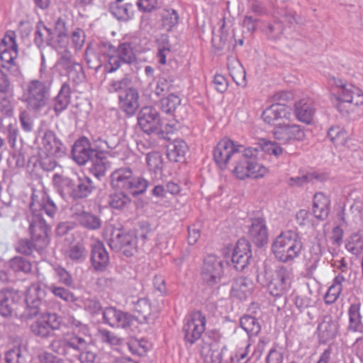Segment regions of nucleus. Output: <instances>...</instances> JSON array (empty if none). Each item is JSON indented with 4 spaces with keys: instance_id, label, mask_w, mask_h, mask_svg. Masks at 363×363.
Returning <instances> with one entry per match:
<instances>
[{
    "instance_id": "obj_45",
    "label": "nucleus",
    "mask_w": 363,
    "mask_h": 363,
    "mask_svg": "<svg viewBox=\"0 0 363 363\" xmlns=\"http://www.w3.org/2000/svg\"><path fill=\"white\" fill-rule=\"evenodd\" d=\"M146 162L149 169L155 174L162 173L164 163L162 155L158 152H149L146 155Z\"/></svg>"
},
{
    "instance_id": "obj_16",
    "label": "nucleus",
    "mask_w": 363,
    "mask_h": 363,
    "mask_svg": "<svg viewBox=\"0 0 363 363\" xmlns=\"http://www.w3.org/2000/svg\"><path fill=\"white\" fill-rule=\"evenodd\" d=\"M242 146H236L229 139L221 140L214 148L213 159L220 169H225L230 160L233 161L234 155Z\"/></svg>"
},
{
    "instance_id": "obj_47",
    "label": "nucleus",
    "mask_w": 363,
    "mask_h": 363,
    "mask_svg": "<svg viewBox=\"0 0 363 363\" xmlns=\"http://www.w3.org/2000/svg\"><path fill=\"white\" fill-rule=\"evenodd\" d=\"M85 60L88 67L95 70L99 69L102 66L103 62H105L99 52L90 45L86 47Z\"/></svg>"
},
{
    "instance_id": "obj_57",
    "label": "nucleus",
    "mask_w": 363,
    "mask_h": 363,
    "mask_svg": "<svg viewBox=\"0 0 363 363\" xmlns=\"http://www.w3.org/2000/svg\"><path fill=\"white\" fill-rule=\"evenodd\" d=\"M131 80L128 77H124L119 80H111L108 86V91L110 93L125 91L128 89L133 88L130 86Z\"/></svg>"
},
{
    "instance_id": "obj_36",
    "label": "nucleus",
    "mask_w": 363,
    "mask_h": 363,
    "mask_svg": "<svg viewBox=\"0 0 363 363\" xmlns=\"http://www.w3.org/2000/svg\"><path fill=\"white\" fill-rule=\"evenodd\" d=\"M228 68L233 81L239 86L246 85V73L243 66L236 59L228 58Z\"/></svg>"
},
{
    "instance_id": "obj_13",
    "label": "nucleus",
    "mask_w": 363,
    "mask_h": 363,
    "mask_svg": "<svg viewBox=\"0 0 363 363\" xmlns=\"http://www.w3.org/2000/svg\"><path fill=\"white\" fill-rule=\"evenodd\" d=\"M57 65L65 72L69 80L75 84L82 83L85 79L82 65L73 60L71 52L68 50L60 53Z\"/></svg>"
},
{
    "instance_id": "obj_53",
    "label": "nucleus",
    "mask_w": 363,
    "mask_h": 363,
    "mask_svg": "<svg viewBox=\"0 0 363 363\" xmlns=\"http://www.w3.org/2000/svg\"><path fill=\"white\" fill-rule=\"evenodd\" d=\"M181 104L180 98L174 94L168 95L161 100L162 110L167 113H172Z\"/></svg>"
},
{
    "instance_id": "obj_4",
    "label": "nucleus",
    "mask_w": 363,
    "mask_h": 363,
    "mask_svg": "<svg viewBox=\"0 0 363 363\" xmlns=\"http://www.w3.org/2000/svg\"><path fill=\"white\" fill-rule=\"evenodd\" d=\"M259 157V152L257 148L248 147L243 151L239 150L234 155L233 174L239 179L264 177L268 173V169L258 162Z\"/></svg>"
},
{
    "instance_id": "obj_59",
    "label": "nucleus",
    "mask_w": 363,
    "mask_h": 363,
    "mask_svg": "<svg viewBox=\"0 0 363 363\" xmlns=\"http://www.w3.org/2000/svg\"><path fill=\"white\" fill-rule=\"evenodd\" d=\"M262 284L266 285L270 294L276 297L284 295L289 290L273 278L269 282L266 281L265 283L262 282Z\"/></svg>"
},
{
    "instance_id": "obj_63",
    "label": "nucleus",
    "mask_w": 363,
    "mask_h": 363,
    "mask_svg": "<svg viewBox=\"0 0 363 363\" xmlns=\"http://www.w3.org/2000/svg\"><path fill=\"white\" fill-rule=\"evenodd\" d=\"M85 39L86 35L84 30L79 28H75L71 35L72 43L75 50L78 51L82 48Z\"/></svg>"
},
{
    "instance_id": "obj_29",
    "label": "nucleus",
    "mask_w": 363,
    "mask_h": 363,
    "mask_svg": "<svg viewBox=\"0 0 363 363\" xmlns=\"http://www.w3.org/2000/svg\"><path fill=\"white\" fill-rule=\"evenodd\" d=\"M91 261L96 271H103L107 267L109 262V256L102 242H98L93 245Z\"/></svg>"
},
{
    "instance_id": "obj_11",
    "label": "nucleus",
    "mask_w": 363,
    "mask_h": 363,
    "mask_svg": "<svg viewBox=\"0 0 363 363\" xmlns=\"http://www.w3.org/2000/svg\"><path fill=\"white\" fill-rule=\"evenodd\" d=\"M223 275V262L217 256L208 255L203 259L201 278L206 284L213 286L221 281Z\"/></svg>"
},
{
    "instance_id": "obj_2",
    "label": "nucleus",
    "mask_w": 363,
    "mask_h": 363,
    "mask_svg": "<svg viewBox=\"0 0 363 363\" xmlns=\"http://www.w3.org/2000/svg\"><path fill=\"white\" fill-rule=\"evenodd\" d=\"M91 341L90 335L85 332H68L54 339L49 345L50 350L67 360L79 359L80 363H98L96 353L86 351Z\"/></svg>"
},
{
    "instance_id": "obj_44",
    "label": "nucleus",
    "mask_w": 363,
    "mask_h": 363,
    "mask_svg": "<svg viewBox=\"0 0 363 363\" xmlns=\"http://www.w3.org/2000/svg\"><path fill=\"white\" fill-rule=\"evenodd\" d=\"M241 328L250 335H257L261 327L257 320L251 315H245L240 320Z\"/></svg>"
},
{
    "instance_id": "obj_8",
    "label": "nucleus",
    "mask_w": 363,
    "mask_h": 363,
    "mask_svg": "<svg viewBox=\"0 0 363 363\" xmlns=\"http://www.w3.org/2000/svg\"><path fill=\"white\" fill-rule=\"evenodd\" d=\"M329 84L337 95L339 101L337 108L342 115L349 113L348 110L345 109V104L355 106L363 105V91L359 87L345 83L341 79L335 77L329 79Z\"/></svg>"
},
{
    "instance_id": "obj_40",
    "label": "nucleus",
    "mask_w": 363,
    "mask_h": 363,
    "mask_svg": "<svg viewBox=\"0 0 363 363\" xmlns=\"http://www.w3.org/2000/svg\"><path fill=\"white\" fill-rule=\"evenodd\" d=\"M161 22L162 28L167 31H171L178 24L179 14L172 9H164L161 14Z\"/></svg>"
},
{
    "instance_id": "obj_38",
    "label": "nucleus",
    "mask_w": 363,
    "mask_h": 363,
    "mask_svg": "<svg viewBox=\"0 0 363 363\" xmlns=\"http://www.w3.org/2000/svg\"><path fill=\"white\" fill-rule=\"evenodd\" d=\"M252 290V281L245 277H240L235 280L232 286L231 295L239 299H243L250 294Z\"/></svg>"
},
{
    "instance_id": "obj_32",
    "label": "nucleus",
    "mask_w": 363,
    "mask_h": 363,
    "mask_svg": "<svg viewBox=\"0 0 363 363\" xmlns=\"http://www.w3.org/2000/svg\"><path fill=\"white\" fill-rule=\"evenodd\" d=\"M330 201L321 192L316 193L313 197V213L319 220H325L330 212Z\"/></svg>"
},
{
    "instance_id": "obj_42",
    "label": "nucleus",
    "mask_w": 363,
    "mask_h": 363,
    "mask_svg": "<svg viewBox=\"0 0 363 363\" xmlns=\"http://www.w3.org/2000/svg\"><path fill=\"white\" fill-rule=\"evenodd\" d=\"M124 191L112 193L108 196L109 206L115 209L122 210L130 203V199Z\"/></svg>"
},
{
    "instance_id": "obj_62",
    "label": "nucleus",
    "mask_w": 363,
    "mask_h": 363,
    "mask_svg": "<svg viewBox=\"0 0 363 363\" xmlns=\"http://www.w3.org/2000/svg\"><path fill=\"white\" fill-rule=\"evenodd\" d=\"M294 304L297 309L303 313L306 309H311L315 302L307 295H299L296 296Z\"/></svg>"
},
{
    "instance_id": "obj_31",
    "label": "nucleus",
    "mask_w": 363,
    "mask_h": 363,
    "mask_svg": "<svg viewBox=\"0 0 363 363\" xmlns=\"http://www.w3.org/2000/svg\"><path fill=\"white\" fill-rule=\"evenodd\" d=\"M294 110L298 121L306 124L311 123L315 113L313 102L310 99H303L294 104Z\"/></svg>"
},
{
    "instance_id": "obj_49",
    "label": "nucleus",
    "mask_w": 363,
    "mask_h": 363,
    "mask_svg": "<svg viewBox=\"0 0 363 363\" xmlns=\"http://www.w3.org/2000/svg\"><path fill=\"white\" fill-rule=\"evenodd\" d=\"M346 249L353 255H359L363 250V232L353 233L345 245Z\"/></svg>"
},
{
    "instance_id": "obj_18",
    "label": "nucleus",
    "mask_w": 363,
    "mask_h": 363,
    "mask_svg": "<svg viewBox=\"0 0 363 363\" xmlns=\"http://www.w3.org/2000/svg\"><path fill=\"white\" fill-rule=\"evenodd\" d=\"M251 257L250 242L244 238L238 240L231 257L233 267L237 271L242 272L249 264Z\"/></svg>"
},
{
    "instance_id": "obj_46",
    "label": "nucleus",
    "mask_w": 363,
    "mask_h": 363,
    "mask_svg": "<svg viewBox=\"0 0 363 363\" xmlns=\"http://www.w3.org/2000/svg\"><path fill=\"white\" fill-rule=\"evenodd\" d=\"M235 40L233 39V36L225 31L223 27L221 28L220 35L212 38V43L217 50H223L225 48L230 50L231 46L233 49L235 47Z\"/></svg>"
},
{
    "instance_id": "obj_28",
    "label": "nucleus",
    "mask_w": 363,
    "mask_h": 363,
    "mask_svg": "<svg viewBox=\"0 0 363 363\" xmlns=\"http://www.w3.org/2000/svg\"><path fill=\"white\" fill-rule=\"evenodd\" d=\"M249 234L257 246H263L267 242V228L263 218H257L252 220Z\"/></svg>"
},
{
    "instance_id": "obj_23",
    "label": "nucleus",
    "mask_w": 363,
    "mask_h": 363,
    "mask_svg": "<svg viewBox=\"0 0 363 363\" xmlns=\"http://www.w3.org/2000/svg\"><path fill=\"white\" fill-rule=\"evenodd\" d=\"M118 99L121 109L128 116H133L139 108V94L133 87L119 94Z\"/></svg>"
},
{
    "instance_id": "obj_6",
    "label": "nucleus",
    "mask_w": 363,
    "mask_h": 363,
    "mask_svg": "<svg viewBox=\"0 0 363 363\" xmlns=\"http://www.w3.org/2000/svg\"><path fill=\"white\" fill-rule=\"evenodd\" d=\"M303 248L301 238L293 230L281 233L273 242L272 249L275 257L282 262L293 261Z\"/></svg>"
},
{
    "instance_id": "obj_61",
    "label": "nucleus",
    "mask_w": 363,
    "mask_h": 363,
    "mask_svg": "<svg viewBox=\"0 0 363 363\" xmlns=\"http://www.w3.org/2000/svg\"><path fill=\"white\" fill-rule=\"evenodd\" d=\"M92 166L90 168L91 172L98 179L105 175L106 167L102 161L101 156H95L91 160Z\"/></svg>"
},
{
    "instance_id": "obj_14",
    "label": "nucleus",
    "mask_w": 363,
    "mask_h": 363,
    "mask_svg": "<svg viewBox=\"0 0 363 363\" xmlns=\"http://www.w3.org/2000/svg\"><path fill=\"white\" fill-rule=\"evenodd\" d=\"M16 38L14 31H8L0 43V59L4 68L12 69L16 65V60L18 52Z\"/></svg>"
},
{
    "instance_id": "obj_33",
    "label": "nucleus",
    "mask_w": 363,
    "mask_h": 363,
    "mask_svg": "<svg viewBox=\"0 0 363 363\" xmlns=\"http://www.w3.org/2000/svg\"><path fill=\"white\" fill-rule=\"evenodd\" d=\"M71 88L67 82H65L53 101V109L55 115L58 116L65 111L70 103Z\"/></svg>"
},
{
    "instance_id": "obj_51",
    "label": "nucleus",
    "mask_w": 363,
    "mask_h": 363,
    "mask_svg": "<svg viewBox=\"0 0 363 363\" xmlns=\"http://www.w3.org/2000/svg\"><path fill=\"white\" fill-rule=\"evenodd\" d=\"M292 272L291 270L280 266L277 267L273 275V279L281 283L284 287L289 289L291 282Z\"/></svg>"
},
{
    "instance_id": "obj_37",
    "label": "nucleus",
    "mask_w": 363,
    "mask_h": 363,
    "mask_svg": "<svg viewBox=\"0 0 363 363\" xmlns=\"http://www.w3.org/2000/svg\"><path fill=\"white\" fill-rule=\"evenodd\" d=\"M54 32L41 23H38L35 32L34 42L38 48L52 44L54 39Z\"/></svg>"
},
{
    "instance_id": "obj_55",
    "label": "nucleus",
    "mask_w": 363,
    "mask_h": 363,
    "mask_svg": "<svg viewBox=\"0 0 363 363\" xmlns=\"http://www.w3.org/2000/svg\"><path fill=\"white\" fill-rule=\"evenodd\" d=\"M10 267L14 272L28 273L32 267L29 261L22 257H15L10 261Z\"/></svg>"
},
{
    "instance_id": "obj_10",
    "label": "nucleus",
    "mask_w": 363,
    "mask_h": 363,
    "mask_svg": "<svg viewBox=\"0 0 363 363\" xmlns=\"http://www.w3.org/2000/svg\"><path fill=\"white\" fill-rule=\"evenodd\" d=\"M108 244L113 250L121 252L126 257H131L136 252L137 237L133 233L112 228Z\"/></svg>"
},
{
    "instance_id": "obj_60",
    "label": "nucleus",
    "mask_w": 363,
    "mask_h": 363,
    "mask_svg": "<svg viewBox=\"0 0 363 363\" xmlns=\"http://www.w3.org/2000/svg\"><path fill=\"white\" fill-rule=\"evenodd\" d=\"M6 363H26L21 347H13L5 353Z\"/></svg>"
},
{
    "instance_id": "obj_19",
    "label": "nucleus",
    "mask_w": 363,
    "mask_h": 363,
    "mask_svg": "<svg viewBox=\"0 0 363 363\" xmlns=\"http://www.w3.org/2000/svg\"><path fill=\"white\" fill-rule=\"evenodd\" d=\"M274 138L281 143L291 140H302L305 138L304 130L298 125L279 124L273 130Z\"/></svg>"
},
{
    "instance_id": "obj_9",
    "label": "nucleus",
    "mask_w": 363,
    "mask_h": 363,
    "mask_svg": "<svg viewBox=\"0 0 363 363\" xmlns=\"http://www.w3.org/2000/svg\"><path fill=\"white\" fill-rule=\"evenodd\" d=\"M50 86L49 82L30 81L23 94L27 108L36 113L40 112L50 99Z\"/></svg>"
},
{
    "instance_id": "obj_30",
    "label": "nucleus",
    "mask_w": 363,
    "mask_h": 363,
    "mask_svg": "<svg viewBox=\"0 0 363 363\" xmlns=\"http://www.w3.org/2000/svg\"><path fill=\"white\" fill-rule=\"evenodd\" d=\"M18 298L17 291L11 288H4L0 290V314L3 316L10 315L13 306Z\"/></svg>"
},
{
    "instance_id": "obj_39",
    "label": "nucleus",
    "mask_w": 363,
    "mask_h": 363,
    "mask_svg": "<svg viewBox=\"0 0 363 363\" xmlns=\"http://www.w3.org/2000/svg\"><path fill=\"white\" fill-rule=\"evenodd\" d=\"M135 318L140 322H148L149 316L152 313L150 301L147 298L139 299L134 306Z\"/></svg>"
},
{
    "instance_id": "obj_48",
    "label": "nucleus",
    "mask_w": 363,
    "mask_h": 363,
    "mask_svg": "<svg viewBox=\"0 0 363 363\" xmlns=\"http://www.w3.org/2000/svg\"><path fill=\"white\" fill-rule=\"evenodd\" d=\"M284 30V27L282 22L279 20H274L267 24L264 32L269 40L277 41L281 38Z\"/></svg>"
},
{
    "instance_id": "obj_52",
    "label": "nucleus",
    "mask_w": 363,
    "mask_h": 363,
    "mask_svg": "<svg viewBox=\"0 0 363 363\" xmlns=\"http://www.w3.org/2000/svg\"><path fill=\"white\" fill-rule=\"evenodd\" d=\"M48 289L55 296L66 302L74 303L77 301V298L74 296V294L64 287L52 284L48 286Z\"/></svg>"
},
{
    "instance_id": "obj_22",
    "label": "nucleus",
    "mask_w": 363,
    "mask_h": 363,
    "mask_svg": "<svg viewBox=\"0 0 363 363\" xmlns=\"http://www.w3.org/2000/svg\"><path fill=\"white\" fill-rule=\"evenodd\" d=\"M42 145L47 154L54 155L55 157H62L66 153V147L57 137L55 133L47 130L42 138Z\"/></svg>"
},
{
    "instance_id": "obj_56",
    "label": "nucleus",
    "mask_w": 363,
    "mask_h": 363,
    "mask_svg": "<svg viewBox=\"0 0 363 363\" xmlns=\"http://www.w3.org/2000/svg\"><path fill=\"white\" fill-rule=\"evenodd\" d=\"M68 18L65 15L60 16L55 22V30L53 31L59 38V42L68 36Z\"/></svg>"
},
{
    "instance_id": "obj_34",
    "label": "nucleus",
    "mask_w": 363,
    "mask_h": 363,
    "mask_svg": "<svg viewBox=\"0 0 363 363\" xmlns=\"http://www.w3.org/2000/svg\"><path fill=\"white\" fill-rule=\"evenodd\" d=\"M187 150V144L182 140L177 139L167 146V156L170 161L182 162L184 160Z\"/></svg>"
},
{
    "instance_id": "obj_35",
    "label": "nucleus",
    "mask_w": 363,
    "mask_h": 363,
    "mask_svg": "<svg viewBox=\"0 0 363 363\" xmlns=\"http://www.w3.org/2000/svg\"><path fill=\"white\" fill-rule=\"evenodd\" d=\"M76 220L84 228L88 230H96L101 228L102 220L99 216L86 211L76 213Z\"/></svg>"
},
{
    "instance_id": "obj_24",
    "label": "nucleus",
    "mask_w": 363,
    "mask_h": 363,
    "mask_svg": "<svg viewBox=\"0 0 363 363\" xmlns=\"http://www.w3.org/2000/svg\"><path fill=\"white\" fill-rule=\"evenodd\" d=\"M291 108L284 104L277 103L267 108L262 114L264 121L268 124H275L279 119H289Z\"/></svg>"
},
{
    "instance_id": "obj_64",
    "label": "nucleus",
    "mask_w": 363,
    "mask_h": 363,
    "mask_svg": "<svg viewBox=\"0 0 363 363\" xmlns=\"http://www.w3.org/2000/svg\"><path fill=\"white\" fill-rule=\"evenodd\" d=\"M54 353L53 352L42 351L38 354L37 359L39 363H64V360Z\"/></svg>"
},
{
    "instance_id": "obj_7",
    "label": "nucleus",
    "mask_w": 363,
    "mask_h": 363,
    "mask_svg": "<svg viewBox=\"0 0 363 363\" xmlns=\"http://www.w3.org/2000/svg\"><path fill=\"white\" fill-rule=\"evenodd\" d=\"M111 179L113 188L126 191L134 196L143 194L149 184L144 178L134 176L132 169L128 167L115 169Z\"/></svg>"
},
{
    "instance_id": "obj_20",
    "label": "nucleus",
    "mask_w": 363,
    "mask_h": 363,
    "mask_svg": "<svg viewBox=\"0 0 363 363\" xmlns=\"http://www.w3.org/2000/svg\"><path fill=\"white\" fill-rule=\"evenodd\" d=\"M96 150L93 149L89 140L82 137L78 139L72 149V156L79 165H84L88 161H91L95 157Z\"/></svg>"
},
{
    "instance_id": "obj_58",
    "label": "nucleus",
    "mask_w": 363,
    "mask_h": 363,
    "mask_svg": "<svg viewBox=\"0 0 363 363\" xmlns=\"http://www.w3.org/2000/svg\"><path fill=\"white\" fill-rule=\"evenodd\" d=\"M97 51L104 58V60L108 62L106 65H109V59L111 57L115 56L116 48L109 42L101 41L98 44Z\"/></svg>"
},
{
    "instance_id": "obj_5",
    "label": "nucleus",
    "mask_w": 363,
    "mask_h": 363,
    "mask_svg": "<svg viewBox=\"0 0 363 363\" xmlns=\"http://www.w3.org/2000/svg\"><path fill=\"white\" fill-rule=\"evenodd\" d=\"M52 183L62 198L69 197L75 201L88 197L95 189L91 179L84 175L70 178L55 174L52 177Z\"/></svg>"
},
{
    "instance_id": "obj_3",
    "label": "nucleus",
    "mask_w": 363,
    "mask_h": 363,
    "mask_svg": "<svg viewBox=\"0 0 363 363\" xmlns=\"http://www.w3.org/2000/svg\"><path fill=\"white\" fill-rule=\"evenodd\" d=\"M30 203V215L28 216L29 230L33 241L39 242L40 247H46L49 243V226L43 217L45 213L50 218L55 215L57 207L45 193L33 194Z\"/></svg>"
},
{
    "instance_id": "obj_54",
    "label": "nucleus",
    "mask_w": 363,
    "mask_h": 363,
    "mask_svg": "<svg viewBox=\"0 0 363 363\" xmlns=\"http://www.w3.org/2000/svg\"><path fill=\"white\" fill-rule=\"evenodd\" d=\"M311 257L306 258V267L308 271L313 272L316 269L321 257V250L319 245H313L310 250Z\"/></svg>"
},
{
    "instance_id": "obj_26",
    "label": "nucleus",
    "mask_w": 363,
    "mask_h": 363,
    "mask_svg": "<svg viewBox=\"0 0 363 363\" xmlns=\"http://www.w3.org/2000/svg\"><path fill=\"white\" fill-rule=\"evenodd\" d=\"M318 335L323 342L335 338L338 332V324L330 315H324L318 324Z\"/></svg>"
},
{
    "instance_id": "obj_27",
    "label": "nucleus",
    "mask_w": 363,
    "mask_h": 363,
    "mask_svg": "<svg viewBox=\"0 0 363 363\" xmlns=\"http://www.w3.org/2000/svg\"><path fill=\"white\" fill-rule=\"evenodd\" d=\"M225 346L220 348L219 342L215 340H203L200 346V354L203 357L210 356L211 363H222L223 351Z\"/></svg>"
},
{
    "instance_id": "obj_1",
    "label": "nucleus",
    "mask_w": 363,
    "mask_h": 363,
    "mask_svg": "<svg viewBox=\"0 0 363 363\" xmlns=\"http://www.w3.org/2000/svg\"><path fill=\"white\" fill-rule=\"evenodd\" d=\"M45 296V289L39 284H33L26 296L25 315L30 319L38 317L30 324V330L33 335L42 339L49 338L52 331L59 330L61 325L60 316L47 311Z\"/></svg>"
},
{
    "instance_id": "obj_12",
    "label": "nucleus",
    "mask_w": 363,
    "mask_h": 363,
    "mask_svg": "<svg viewBox=\"0 0 363 363\" xmlns=\"http://www.w3.org/2000/svg\"><path fill=\"white\" fill-rule=\"evenodd\" d=\"M206 320L199 311H195L186 318L183 326L185 340L193 345L199 340L206 329Z\"/></svg>"
},
{
    "instance_id": "obj_21",
    "label": "nucleus",
    "mask_w": 363,
    "mask_h": 363,
    "mask_svg": "<svg viewBox=\"0 0 363 363\" xmlns=\"http://www.w3.org/2000/svg\"><path fill=\"white\" fill-rule=\"evenodd\" d=\"M104 322L111 327L127 328L130 327L134 318L128 313L113 307L106 308L103 312Z\"/></svg>"
},
{
    "instance_id": "obj_43",
    "label": "nucleus",
    "mask_w": 363,
    "mask_h": 363,
    "mask_svg": "<svg viewBox=\"0 0 363 363\" xmlns=\"http://www.w3.org/2000/svg\"><path fill=\"white\" fill-rule=\"evenodd\" d=\"M45 247H40L39 242L28 239H21L18 240L16 245V250L21 253L26 255H31L34 250L38 252H41Z\"/></svg>"
},
{
    "instance_id": "obj_15",
    "label": "nucleus",
    "mask_w": 363,
    "mask_h": 363,
    "mask_svg": "<svg viewBox=\"0 0 363 363\" xmlns=\"http://www.w3.org/2000/svg\"><path fill=\"white\" fill-rule=\"evenodd\" d=\"M138 123L141 129L147 134L161 132L160 118L159 113L152 106L143 107L139 112Z\"/></svg>"
},
{
    "instance_id": "obj_41",
    "label": "nucleus",
    "mask_w": 363,
    "mask_h": 363,
    "mask_svg": "<svg viewBox=\"0 0 363 363\" xmlns=\"http://www.w3.org/2000/svg\"><path fill=\"white\" fill-rule=\"evenodd\" d=\"M157 41L158 44V52L157 54L158 62L162 65H165L167 57L170 54L172 48L169 36L167 34H162Z\"/></svg>"
},
{
    "instance_id": "obj_25",
    "label": "nucleus",
    "mask_w": 363,
    "mask_h": 363,
    "mask_svg": "<svg viewBox=\"0 0 363 363\" xmlns=\"http://www.w3.org/2000/svg\"><path fill=\"white\" fill-rule=\"evenodd\" d=\"M362 305L359 301L351 303L348 309L349 323L347 333H363Z\"/></svg>"
},
{
    "instance_id": "obj_17",
    "label": "nucleus",
    "mask_w": 363,
    "mask_h": 363,
    "mask_svg": "<svg viewBox=\"0 0 363 363\" xmlns=\"http://www.w3.org/2000/svg\"><path fill=\"white\" fill-rule=\"evenodd\" d=\"M136 60V55L131 45L128 43H123L116 49L115 56L109 59V65H106L108 72H113L121 67V62L131 64Z\"/></svg>"
},
{
    "instance_id": "obj_50",
    "label": "nucleus",
    "mask_w": 363,
    "mask_h": 363,
    "mask_svg": "<svg viewBox=\"0 0 363 363\" xmlns=\"http://www.w3.org/2000/svg\"><path fill=\"white\" fill-rule=\"evenodd\" d=\"M88 252L84 244L78 242L70 246L66 255L72 261L76 262H84L87 257Z\"/></svg>"
}]
</instances>
